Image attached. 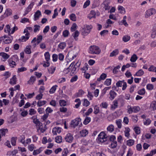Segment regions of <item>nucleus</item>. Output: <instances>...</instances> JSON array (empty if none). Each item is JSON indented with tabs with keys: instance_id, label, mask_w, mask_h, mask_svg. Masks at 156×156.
<instances>
[{
	"instance_id": "e433bc0d",
	"label": "nucleus",
	"mask_w": 156,
	"mask_h": 156,
	"mask_svg": "<svg viewBox=\"0 0 156 156\" xmlns=\"http://www.w3.org/2000/svg\"><path fill=\"white\" fill-rule=\"evenodd\" d=\"M35 79V77L34 76H31L30 80L28 81V83L31 84H33V83L34 82Z\"/></svg>"
},
{
	"instance_id": "4d7b16f0",
	"label": "nucleus",
	"mask_w": 156,
	"mask_h": 156,
	"mask_svg": "<svg viewBox=\"0 0 156 156\" xmlns=\"http://www.w3.org/2000/svg\"><path fill=\"white\" fill-rule=\"evenodd\" d=\"M10 59H11V60H13L15 62H17V61H18L19 60L18 57L16 55H13L12 57Z\"/></svg>"
},
{
	"instance_id": "473e14b6",
	"label": "nucleus",
	"mask_w": 156,
	"mask_h": 156,
	"mask_svg": "<svg viewBox=\"0 0 156 156\" xmlns=\"http://www.w3.org/2000/svg\"><path fill=\"white\" fill-rule=\"evenodd\" d=\"M44 55L46 61L49 62V61L50 59V55L49 52H46L44 53Z\"/></svg>"
},
{
	"instance_id": "69168bd1",
	"label": "nucleus",
	"mask_w": 156,
	"mask_h": 156,
	"mask_svg": "<svg viewBox=\"0 0 156 156\" xmlns=\"http://www.w3.org/2000/svg\"><path fill=\"white\" fill-rule=\"evenodd\" d=\"M111 88V87H105V88H104L102 91V94L103 95H104L106 93L107 91L109 89Z\"/></svg>"
},
{
	"instance_id": "ea45409f",
	"label": "nucleus",
	"mask_w": 156,
	"mask_h": 156,
	"mask_svg": "<svg viewBox=\"0 0 156 156\" xmlns=\"http://www.w3.org/2000/svg\"><path fill=\"white\" fill-rule=\"evenodd\" d=\"M70 19L73 21H75L76 20V17L74 14H71L69 16Z\"/></svg>"
},
{
	"instance_id": "dca6fc26",
	"label": "nucleus",
	"mask_w": 156,
	"mask_h": 156,
	"mask_svg": "<svg viewBox=\"0 0 156 156\" xmlns=\"http://www.w3.org/2000/svg\"><path fill=\"white\" fill-rule=\"evenodd\" d=\"M31 118L33 119V122L35 124L38 126H41L42 125V123H41L38 119H36L35 118H34V116L32 117Z\"/></svg>"
},
{
	"instance_id": "412c9836",
	"label": "nucleus",
	"mask_w": 156,
	"mask_h": 156,
	"mask_svg": "<svg viewBox=\"0 0 156 156\" xmlns=\"http://www.w3.org/2000/svg\"><path fill=\"white\" fill-rule=\"evenodd\" d=\"M88 133V132L86 129L82 130L80 132V135L82 137L85 136Z\"/></svg>"
},
{
	"instance_id": "37998d69",
	"label": "nucleus",
	"mask_w": 156,
	"mask_h": 156,
	"mask_svg": "<svg viewBox=\"0 0 156 156\" xmlns=\"http://www.w3.org/2000/svg\"><path fill=\"white\" fill-rule=\"evenodd\" d=\"M120 66H117L115 67L113 70V72L114 73H117L119 69L120 68Z\"/></svg>"
},
{
	"instance_id": "f704fd0d",
	"label": "nucleus",
	"mask_w": 156,
	"mask_h": 156,
	"mask_svg": "<svg viewBox=\"0 0 156 156\" xmlns=\"http://www.w3.org/2000/svg\"><path fill=\"white\" fill-rule=\"evenodd\" d=\"M66 44L65 42L60 43L58 45V47L61 49H63L66 47Z\"/></svg>"
},
{
	"instance_id": "e2e57ef3",
	"label": "nucleus",
	"mask_w": 156,
	"mask_h": 156,
	"mask_svg": "<svg viewBox=\"0 0 156 156\" xmlns=\"http://www.w3.org/2000/svg\"><path fill=\"white\" fill-rule=\"evenodd\" d=\"M132 119L133 122L134 123H136L138 121V119L136 115H132Z\"/></svg>"
},
{
	"instance_id": "423d86ee",
	"label": "nucleus",
	"mask_w": 156,
	"mask_h": 156,
	"mask_svg": "<svg viewBox=\"0 0 156 156\" xmlns=\"http://www.w3.org/2000/svg\"><path fill=\"white\" fill-rule=\"evenodd\" d=\"M74 63H75L74 62H73L69 66V67L66 69V70H69V69H70L71 68H72L71 70V73H72L73 74L75 73L76 72V67H74V66L73 67V66L74 65Z\"/></svg>"
},
{
	"instance_id": "bb28decb",
	"label": "nucleus",
	"mask_w": 156,
	"mask_h": 156,
	"mask_svg": "<svg viewBox=\"0 0 156 156\" xmlns=\"http://www.w3.org/2000/svg\"><path fill=\"white\" fill-rule=\"evenodd\" d=\"M42 147H41L38 149L34 150L33 152V154L35 155L39 154L42 151Z\"/></svg>"
},
{
	"instance_id": "72a5a7b5",
	"label": "nucleus",
	"mask_w": 156,
	"mask_h": 156,
	"mask_svg": "<svg viewBox=\"0 0 156 156\" xmlns=\"http://www.w3.org/2000/svg\"><path fill=\"white\" fill-rule=\"evenodd\" d=\"M130 37L128 35H125L122 37V40L124 42H127L130 39Z\"/></svg>"
},
{
	"instance_id": "f3484780",
	"label": "nucleus",
	"mask_w": 156,
	"mask_h": 156,
	"mask_svg": "<svg viewBox=\"0 0 156 156\" xmlns=\"http://www.w3.org/2000/svg\"><path fill=\"white\" fill-rule=\"evenodd\" d=\"M150 108L153 110H156V101H154L151 103Z\"/></svg>"
},
{
	"instance_id": "7c9ffc66",
	"label": "nucleus",
	"mask_w": 156,
	"mask_h": 156,
	"mask_svg": "<svg viewBox=\"0 0 156 156\" xmlns=\"http://www.w3.org/2000/svg\"><path fill=\"white\" fill-rule=\"evenodd\" d=\"M9 66L11 67H14V66H16V64L15 62L12 60H11V59H10L9 60Z\"/></svg>"
},
{
	"instance_id": "13d9d810",
	"label": "nucleus",
	"mask_w": 156,
	"mask_h": 156,
	"mask_svg": "<svg viewBox=\"0 0 156 156\" xmlns=\"http://www.w3.org/2000/svg\"><path fill=\"white\" fill-rule=\"evenodd\" d=\"M108 31L107 30H104L100 32V34L101 36H104L108 33Z\"/></svg>"
},
{
	"instance_id": "4468645a",
	"label": "nucleus",
	"mask_w": 156,
	"mask_h": 156,
	"mask_svg": "<svg viewBox=\"0 0 156 156\" xmlns=\"http://www.w3.org/2000/svg\"><path fill=\"white\" fill-rule=\"evenodd\" d=\"M109 94L110 95L109 98L111 100H113L117 95L115 91L112 90L110 91Z\"/></svg>"
},
{
	"instance_id": "b1692460",
	"label": "nucleus",
	"mask_w": 156,
	"mask_h": 156,
	"mask_svg": "<svg viewBox=\"0 0 156 156\" xmlns=\"http://www.w3.org/2000/svg\"><path fill=\"white\" fill-rule=\"evenodd\" d=\"M0 56H2L4 58L7 59L9 57V55L4 52L0 53Z\"/></svg>"
},
{
	"instance_id": "a211bd4d",
	"label": "nucleus",
	"mask_w": 156,
	"mask_h": 156,
	"mask_svg": "<svg viewBox=\"0 0 156 156\" xmlns=\"http://www.w3.org/2000/svg\"><path fill=\"white\" fill-rule=\"evenodd\" d=\"M95 13L94 10H91L90 13L88 15V17L90 19L92 18H95Z\"/></svg>"
},
{
	"instance_id": "2f4dec72",
	"label": "nucleus",
	"mask_w": 156,
	"mask_h": 156,
	"mask_svg": "<svg viewBox=\"0 0 156 156\" xmlns=\"http://www.w3.org/2000/svg\"><path fill=\"white\" fill-rule=\"evenodd\" d=\"M11 10H5L4 12V17H6L12 14Z\"/></svg>"
},
{
	"instance_id": "c85d7f7f",
	"label": "nucleus",
	"mask_w": 156,
	"mask_h": 156,
	"mask_svg": "<svg viewBox=\"0 0 156 156\" xmlns=\"http://www.w3.org/2000/svg\"><path fill=\"white\" fill-rule=\"evenodd\" d=\"M55 141L58 143H60L62 141V138L61 136H58L55 138Z\"/></svg>"
},
{
	"instance_id": "a19ab883",
	"label": "nucleus",
	"mask_w": 156,
	"mask_h": 156,
	"mask_svg": "<svg viewBox=\"0 0 156 156\" xmlns=\"http://www.w3.org/2000/svg\"><path fill=\"white\" fill-rule=\"evenodd\" d=\"M111 80L110 79H107L104 82V84L108 86L111 85Z\"/></svg>"
},
{
	"instance_id": "cd10ccee",
	"label": "nucleus",
	"mask_w": 156,
	"mask_h": 156,
	"mask_svg": "<svg viewBox=\"0 0 156 156\" xmlns=\"http://www.w3.org/2000/svg\"><path fill=\"white\" fill-rule=\"evenodd\" d=\"M152 30L153 34H151V37H152L154 38L155 37L154 35H156V23L154 24Z\"/></svg>"
},
{
	"instance_id": "7ed1b4c3",
	"label": "nucleus",
	"mask_w": 156,
	"mask_h": 156,
	"mask_svg": "<svg viewBox=\"0 0 156 156\" xmlns=\"http://www.w3.org/2000/svg\"><path fill=\"white\" fill-rule=\"evenodd\" d=\"M107 136L104 132H101L98 135V140L101 142H104L107 140Z\"/></svg>"
},
{
	"instance_id": "9d476101",
	"label": "nucleus",
	"mask_w": 156,
	"mask_h": 156,
	"mask_svg": "<svg viewBox=\"0 0 156 156\" xmlns=\"http://www.w3.org/2000/svg\"><path fill=\"white\" fill-rule=\"evenodd\" d=\"M30 37V33H27L25 34V36H23L21 37V38L20 39V40H21L22 41H26L28 40Z\"/></svg>"
},
{
	"instance_id": "f03ea898",
	"label": "nucleus",
	"mask_w": 156,
	"mask_h": 156,
	"mask_svg": "<svg viewBox=\"0 0 156 156\" xmlns=\"http://www.w3.org/2000/svg\"><path fill=\"white\" fill-rule=\"evenodd\" d=\"M101 52V50L98 46H91L89 48V52L91 54H99Z\"/></svg>"
},
{
	"instance_id": "8fccbe9b",
	"label": "nucleus",
	"mask_w": 156,
	"mask_h": 156,
	"mask_svg": "<svg viewBox=\"0 0 156 156\" xmlns=\"http://www.w3.org/2000/svg\"><path fill=\"white\" fill-rule=\"evenodd\" d=\"M117 146V142L116 141L112 142L111 144V147L112 148H115Z\"/></svg>"
},
{
	"instance_id": "bf43d9fd",
	"label": "nucleus",
	"mask_w": 156,
	"mask_h": 156,
	"mask_svg": "<svg viewBox=\"0 0 156 156\" xmlns=\"http://www.w3.org/2000/svg\"><path fill=\"white\" fill-rule=\"evenodd\" d=\"M124 82V80H122V81H119L117 82L116 83V86L118 87H121L122 86V85L123 82Z\"/></svg>"
},
{
	"instance_id": "c756f323",
	"label": "nucleus",
	"mask_w": 156,
	"mask_h": 156,
	"mask_svg": "<svg viewBox=\"0 0 156 156\" xmlns=\"http://www.w3.org/2000/svg\"><path fill=\"white\" fill-rule=\"evenodd\" d=\"M144 71L141 69H140L138 72H137L135 75V76H140L144 74Z\"/></svg>"
},
{
	"instance_id": "6e6d98bb",
	"label": "nucleus",
	"mask_w": 156,
	"mask_h": 156,
	"mask_svg": "<svg viewBox=\"0 0 156 156\" xmlns=\"http://www.w3.org/2000/svg\"><path fill=\"white\" fill-rule=\"evenodd\" d=\"M94 113L95 114L98 113L99 112V108L97 106H95L94 108Z\"/></svg>"
},
{
	"instance_id": "4c0bfd02",
	"label": "nucleus",
	"mask_w": 156,
	"mask_h": 156,
	"mask_svg": "<svg viewBox=\"0 0 156 156\" xmlns=\"http://www.w3.org/2000/svg\"><path fill=\"white\" fill-rule=\"evenodd\" d=\"M57 87L58 86L57 85L53 86L50 89L49 92L51 94L54 93Z\"/></svg>"
},
{
	"instance_id": "680f3d73",
	"label": "nucleus",
	"mask_w": 156,
	"mask_h": 156,
	"mask_svg": "<svg viewBox=\"0 0 156 156\" xmlns=\"http://www.w3.org/2000/svg\"><path fill=\"white\" fill-rule=\"evenodd\" d=\"M63 36L64 37H66L68 36L69 34V32L68 30H65L63 32Z\"/></svg>"
},
{
	"instance_id": "393cba45",
	"label": "nucleus",
	"mask_w": 156,
	"mask_h": 156,
	"mask_svg": "<svg viewBox=\"0 0 156 156\" xmlns=\"http://www.w3.org/2000/svg\"><path fill=\"white\" fill-rule=\"evenodd\" d=\"M31 46H27L25 50V52L27 54H30L31 53Z\"/></svg>"
},
{
	"instance_id": "3c124183",
	"label": "nucleus",
	"mask_w": 156,
	"mask_h": 156,
	"mask_svg": "<svg viewBox=\"0 0 156 156\" xmlns=\"http://www.w3.org/2000/svg\"><path fill=\"white\" fill-rule=\"evenodd\" d=\"M145 93V91L144 88H142L139 90L138 91V93L140 95H143Z\"/></svg>"
},
{
	"instance_id": "58836bf2",
	"label": "nucleus",
	"mask_w": 156,
	"mask_h": 156,
	"mask_svg": "<svg viewBox=\"0 0 156 156\" xmlns=\"http://www.w3.org/2000/svg\"><path fill=\"white\" fill-rule=\"evenodd\" d=\"M121 122L122 121L120 119H119L116 121V123L117 126L118 127L119 129H120L122 127V125L121 124Z\"/></svg>"
},
{
	"instance_id": "49530a36",
	"label": "nucleus",
	"mask_w": 156,
	"mask_h": 156,
	"mask_svg": "<svg viewBox=\"0 0 156 156\" xmlns=\"http://www.w3.org/2000/svg\"><path fill=\"white\" fill-rule=\"evenodd\" d=\"M149 71H153L156 73V67H155L153 65L151 66L148 69Z\"/></svg>"
},
{
	"instance_id": "338daca9",
	"label": "nucleus",
	"mask_w": 156,
	"mask_h": 156,
	"mask_svg": "<svg viewBox=\"0 0 156 156\" xmlns=\"http://www.w3.org/2000/svg\"><path fill=\"white\" fill-rule=\"evenodd\" d=\"M29 150L30 151H32L34 149L36 148V147L34 146L33 144H31L29 145L28 147Z\"/></svg>"
},
{
	"instance_id": "1a4fd4ad",
	"label": "nucleus",
	"mask_w": 156,
	"mask_h": 156,
	"mask_svg": "<svg viewBox=\"0 0 156 156\" xmlns=\"http://www.w3.org/2000/svg\"><path fill=\"white\" fill-rule=\"evenodd\" d=\"M61 130V128L59 127H55L52 130V133L54 135H56L57 133H60Z\"/></svg>"
},
{
	"instance_id": "0eeeda50",
	"label": "nucleus",
	"mask_w": 156,
	"mask_h": 156,
	"mask_svg": "<svg viewBox=\"0 0 156 156\" xmlns=\"http://www.w3.org/2000/svg\"><path fill=\"white\" fill-rule=\"evenodd\" d=\"M73 137L72 134L68 133L65 137V139L66 142L69 143H71L73 141Z\"/></svg>"
},
{
	"instance_id": "a18cd8bd",
	"label": "nucleus",
	"mask_w": 156,
	"mask_h": 156,
	"mask_svg": "<svg viewBox=\"0 0 156 156\" xmlns=\"http://www.w3.org/2000/svg\"><path fill=\"white\" fill-rule=\"evenodd\" d=\"M134 141L133 140L129 139L127 141V145L129 146H131L133 145Z\"/></svg>"
},
{
	"instance_id": "052dcab7",
	"label": "nucleus",
	"mask_w": 156,
	"mask_h": 156,
	"mask_svg": "<svg viewBox=\"0 0 156 156\" xmlns=\"http://www.w3.org/2000/svg\"><path fill=\"white\" fill-rule=\"evenodd\" d=\"M79 32L77 30L75 31L74 33L73 34V37L75 40H76V38L79 36Z\"/></svg>"
},
{
	"instance_id": "ddd939ff",
	"label": "nucleus",
	"mask_w": 156,
	"mask_h": 156,
	"mask_svg": "<svg viewBox=\"0 0 156 156\" xmlns=\"http://www.w3.org/2000/svg\"><path fill=\"white\" fill-rule=\"evenodd\" d=\"M41 15V13L39 10H37L34 15V20L36 21L39 19V17Z\"/></svg>"
},
{
	"instance_id": "c03bdc74",
	"label": "nucleus",
	"mask_w": 156,
	"mask_h": 156,
	"mask_svg": "<svg viewBox=\"0 0 156 156\" xmlns=\"http://www.w3.org/2000/svg\"><path fill=\"white\" fill-rule=\"evenodd\" d=\"M84 93V91L81 90H79L78 92L76 93V96L77 97H80Z\"/></svg>"
},
{
	"instance_id": "aec40b11",
	"label": "nucleus",
	"mask_w": 156,
	"mask_h": 156,
	"mask_svg": "<svg viewBox=\"0 0 156 156\" xmlns=\"http://www.w3.org/2000/svg\"><path fill=\"white\" fill-rule=\"evenodd\" d=\"M113 102V104L112 105L111 108L114 110L118 107V101L117 100H114Z\"/></svg>"
},
{
	"instance_id": "f257e3e1",
	"label": "nucleus",
	"mask_w": 156,
	"mask_h": 156,
	"mask_svg": "<svg viewBox=\"0 0 156 156\" xmlns=\"http://www.w3.org/2000/svg\"><path fill=\"white\" fill-rule=\"evenodd\" d=\"M92 27L91 25H86L81 30V34L84 37L87 36L90 32Z\"/></svg>"
},
{
	"instance_id": "79ce46f5",
	"label": "nucleus",
	"mask_w": 156,
	"mask_h": 156,
	"mask_svg": "<svg viewBox=\"0 0 156 156\" xmlns=\"http://www.w3.org/2000/svg\"><path fill=\"white\" fill-rule=\"evenodd\" d=\"M69 153V151L67 148H64L62 153V156H66Z\"/></svg>"
},
{
	"instance_id": "774afa93",
	"label": "nucleus",
	"mask_w": 156,
	"mask_h": 156,
	"mask_svg": "<svg viewBox=\"0 0 156 156\" xmlns=\"http://www.w3.org/2000/svg\"><path fill=\"white\" fill-rule=\"evenodd\" d=\"M34 32H36L37 31L39 30L40 27L39 25H35L34 26Z\"/></svg>"
},
{
	"instance_id": "6e6552de",
	"label": "nucleus",
	"mask_w": 156,
	"mask_h": 156,
	"mask_svg": "<svg viewBox=\"0 0 156 156\" xmlns=\"http://www.w3.org/2000/svg\"><path fill=\"white\" fill-rule=\"evenodd\" d=\"M155 10H146L145 12V17L147 18L151 15L155 14Z\"/></svg>"
},
{
	"instance_id": "6ab92c4d",
	"label": "nucleus",
	"mask_w": 156,
	"mask_h": 156,
	"mask_svg": "<svg viewBox=\"0 0 156 156\" xmlns=\"http://www.w3.org/2000/svg\"><path fill=\"white\" fill-rule=\"evenodd\" d=\"M107 77V75L104 73H103L102 74L100 77L97 79V81H100L101 80H105Z\"/></svg>"
},
{
	"instance_id": "2eb2a0df",
	"label": "nucleus",
	"mask_w": 156,
	"mask_h": 156,
	"mask_svg": "<svg viewBox=\"0 0 156 156\" xmlns=\"http://www.w3.org/2000/svg\"><path fill=\"white\" fill-rule=\"evenodd\" d=\"M16 75L13 76V77L10 80L9 83L11 85H14L16 83Z\"/></svg>"
},
{
	"instance_id": "5701e85b",
	"label": "nucleus",
	"mask_w": 156,
	"mask_h": 156,
	"mask_svg": "<svg viewBox=\"0 0 156 156\" xmlns=\"http://www.w3.org/2000/svg\"><path fill=\"white\" fill-rule=\"evenodd\" d=\"M56 67L53 66H51L48 69V71L49 73L52 74L55 70Z\"/></svg>"
},
{
	"instance_id": "0e129e2a",
	"label": "nucleus",
	"mask_w": 156,
	"mask_h": 156,
	"mask_svg": "<svg viewBox=\"0 0 156 156\" xmlns=\"http://www.w3.org/2000/svg\"><path fill=\"white\" fill-rule=\"evenodd\" d=\"M83 105L84 106L87 107L89 105L90 102L87 99H84Z\"/></svg>"
},
{
	"instance_id": "39448f33",
	"label": "nucleus",
	"mask_w": 156,
	"mask_h": 156,
	"mask_svg": "<svg viewBox=\"0 0 156 156\" xmlns=\"http://www.w3.org/2000/svg\"><path fill=\"white\" fill-rule=\"evenodd\" d=\"M81 119L80 118H77L71 121V125L72 127L75 128L81 122Z\"/></svg>"
},
{
	"instance_id": "9b49d317",
	"label": "nucleus",
	"mask_w": 156,
	"mask_h": 156,
	"mask_svg": "<svg viewBox=\"0 0 156 156\" xmlns=\"http://www.w3.org/2000/svg\"><path fill=\"white\" fill-rule=\"evenodd\" d=\"M119 53V50L118 49H115L110 53L109 56L110 57L116 56Z\"/></svg>"
},
{
	"instance_id": "20e7f679",
	"label": "nucleus",
	"mask_w": 156,
	"mask_h": 156,
	"mask_svg": "<svg viewBox=\"0 0 156 156\" xmlns=\"http://www.w3.org/2000/svg\"><path fill=\"white\" fill-rule=\"evenodd\" d=\"M127 108H128L127 112L129 114H131L132 112L136 113L140 110L139 108L137 106H134L132 108L131 106L129 105L127 106Z\"/></svg>"
},
{
	"instance_id": "09e8293b",
	"label": "nucleus",
	"mask_w": 156,
	"mask_h": 156,
	"mask_svg": "<svg viewBox=\"0 0 156 156\" xmlns=\"http://www.w3.org/2000/svg\"><path fill=\"white\" fill-rule=\"evenodd\" d=\"M102 5L104 6V8L105 10H109L110 9L111 7L108 5V4L106 3H105V2L102 4Z\"/></svg>"
},
{
	"instance_id": "864d4df0",
	"label": "nucleus",
	"mask_w": 156,
	"mask_h": 156,
	"mask_svg": "<svg viewBox=\"0 0 156 156\" xmlns=\"http://www.w3.org/2000/svg\"><path fill=\"white\" fill-rule=\"evenodd\" d=\"M59 104L61 106H64L66 105V102L64 100H61L59 101Z\"/></svg>"
},
{
	"instance_id": "f8f14e48",
	"label": "nucleus",
	"mask_w": 156,
	"mask_h": 156,
	"mask_svg": "<svg viewBox=\"0 0 156 156\" xmlns=\"http://www.w3.org/2000/svg\"><path fill=\"white\" fill-rule=\"evenodd\" d=\"M8 131L7 129H2L0 130V141L1 140V138L3 136H5V133Z\"/></svg>"
},
{
	"instance_id": "5fc2aeb1",
	"label": "nucleus",
	"mask_w": 156,
	"mask_h": 156,
	"mask_svg": "<svg viewBox=\"0 0 156 156\" xmlns=\"http://www.w3.org/2000/svg\"><path fill=\"white\" fill-rule=\"evenodd\" d=\"M90 118L89 117H87L84 120L83 123L85 125H87L89 123L90 121Z\"/></svg>"
},
{
	"instance_id": "a878e982",
	"label": "nucleus",
	"mask_w": 156,
	"mask_h": 156,
	"mask_svg": "<svg viewBox=\"0 0 156 156\" xmlns=\"http://www.w3.org/2000/svg\"><path fill=\"white\" fill-rule=\"evenodd\" d=\"M138 58L136 55L134 54L131 57L130 61L132 62H135Z\"/></svg>"
},
{
	"instance_id": "de8ad7c7",
	"label": "nucleus",
	"mask_w": 156,
	"mask_h": 156,
	"mask_svg": "<svg viewBox=\"0 0 156 156\" xmlns=\"http://www.w3.org/2000/svg\"><path fill=\"white\" fill-rule=\"evenodd\" d=\"M134 130L135 133L137 134H139L140 133V128L138 127H135L134 128Z\"/></svg>"
},
{
	"instance_id": "603ef678",
	"label": "nucleus",
	"mask_w": 156,
	"mask_h": 156,
	"mask_svg": "<svg viewBox=\"0 0 156 156\" xmlns=\"http://www.w3.org/2000/svg\"><path fill=\"white\" fill-rule=\"evenodd\" d=\"M10 26L9 25H7L4 29L5 32L10 33Z\"/></svg>"
},
{
	"instance_id": "c9c22d12",
	"label": "nucleus",
	"mask_w": 156,
	"mask_h": 156,
	"mask_svg": "<svg viewBox=\"0 0 156 156\" xmlns=\"http://www.w3.org/2000/svg\"><path fill=\"white\" fill-rule=\"evenodd\" d=\"M114 127L113 125H110L107 128V130L108 131L110 132H112L114 130Z\"/></svg>"
},
{
	"instance_id": "4be33fe9",
	"label": "nucleus",
	"mask_w": 156,
	"mask_h": 156,
	"mask_svg": "<svg viewBox=\"0 0 156 156\" xmlns=\"http://www.w3.org/2000/svg\"><path fill=\"white\" fill-rule=\"evenodd\" d=\"M47 101H46L39 100L37 103V105L38 107H40L46 104Z\"/></svg>"
}]
</instances>
